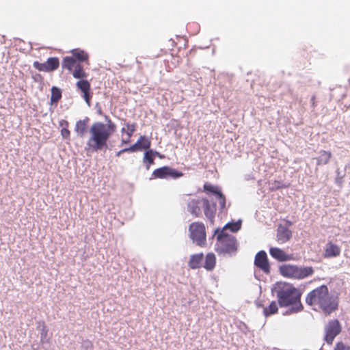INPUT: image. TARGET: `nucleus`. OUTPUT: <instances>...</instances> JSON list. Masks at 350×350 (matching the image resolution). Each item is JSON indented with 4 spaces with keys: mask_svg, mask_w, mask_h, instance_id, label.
Masks as SVG:
<instances>
[{
    "mask_svg": "<svg viewBox=\"0 0 350 350\" xmlns=\"http://www.w3.org/2000/svg\"><path fill=\"white\" fill-rule=\"evenodd\" d=\"M269 253L273 258L280 262L286 261L291 259L288 255L278 247H271L269 249Z\"/></svg>",
    "mask_w": 350,
    "mask_h": 350,
    "instance_id": "nucleus-15",
    "label": "nucleus"
},
{
    "mask_svg": "<svg viewBox=\"0 0 350 350\" xmlns=\"http://www.w3.org/2000/svg\"><path fill=\"white\" fill-rule=\"evenodd\" d=\"M301 293L293 285L284 284L277 292V298L280 307L291 306L293 312L303 310L301 303Z\"/></svg>",
    "mask_w": 350,
    "mask_h": 350,
    "instance_id": "nucleus-3",
    "label": "nucleus"
},
{
    "mask_svg": "<svg viewBox=\"0 0 350 350\" xmlns=\"http://www.w3.org/2000/svg\"><path fill=\"white\" fill-rule=\"evenodd\" d=\"M278 308L276 301H273L271 302L268 307H265L263 310V313L265 317L274 314L278 312Z\"/></svg>",
    "mask_w": 350,
    "mask_h": 350,
    "instance_id": "nucleus-20",
    "label": "nucleus"
},
{
    "mask_svg": "<svg viewBox=\"0 0 350 350\" xmlns=\"http://www.w3.org/2000/svg\"><path fill=\"white\" fill-rule=\"evenodd\" d=\"M189 237L192 241L200 247L206 243L205 226L202 222H193L189 227Z\"/></svg>",
    "mask_w": 350,
    "mask_h": 350,
    "instance_id": "nucleus-7",
    "label": "nucleus"
},
{
    "mask_svg": "<svg viewBox=\"0 0 350 350\" xmlns=\"http://www.w3.org/2000/svg\"><path fill=\"white\" fill-rule=\"evenodd\" d=\"M124 152H127V150H124V149L121 150H120L119 152H117L116 155L117 156H120Z\"/></svg>",
    "mask_w": 350,
    "mask_h": 350,
    "instance_id": "nucleus-35",
    "label": "nucleus"
},
{
    "mask_svg": "<svg viewBox=\"0 0 350 350\" xmlns=\"http://www.w3.org/2000/svg\"><path fill=\"white\" fill-rule=\"evenodd\" d=\"M280 274L286 278H293L295 280H302L314 273L312 267H298L293 265H284L280 267Z\"/></svg>",
    "mask_w": 350,
    "mask_h": 350,
    "instance_id": "nucleus-6",
    "label": "nucleus"
},
{
    "mask_svg": "<svg viewBox=\"0 0 350 350\" xmlns=\"http://www.w3.org/2000/svg\"><path fill=\"white\" fill-rule=\"evenodd\" d=\"M139 144L140 141H137V142L132 145L131 147L124 148V150H127V152H135L138 150H140Z\"/></svg>",
    "mask_w": 350,
    "mask_h": 350,
    "instance_id": "nucleus-28",
    "label": "nucleus"
},
{
    "mask_svg": "<svg viewBox=\"0 0 350 350\" xmlns=\"http://www.w3.org/2000/svg\"><path fill=\"white\" fill-rule=\"evenodd\" d=\"M320 350H323L322 348Z\"/></svg>",
    "mask_w": 350,
    "mask_h": 350,
    "instance_id": "nucleus-40",
    "label": "nucleus"
},
{
    "mask_svg": "<svg viewBox=\"0 0 350 350\" xmlns=\"http://www.w3.org/2000/svg\"><path fill=\"white\" fill-rule=\"evenodd\" d=\"M61 135L64 139L70 140V131L67 128H62L61 130Z\"/></svg>",
    "mask_w": 350,
    "mask_h": 350,
    "instance_id": "nucleus-29",
    "label": "nucleus"
},
{
    "mask_svg": "<svg viewBox=\"0 0 350 350\" xmlns=\"http://www.w3.org/2000/svg\"><path fill=\"white\" fill-rule=\"evenodd\" d=\"M88 119L87 120H80L77 122L75 125V131L77 133V135L80 137H83L87 132V123Z\"/></svg>",
    "mask_w": 350,
    "mask_h": 350,
    "instance_id": "nucleus-18",
    "label": "nucleus"
},
{
    "mask_svg": "<svg viewBox=\"0 0 350 350\" xmlns=\"http://www.w3.org/2000/svg\"><path fill=\"white\" fill-rule=\"evenodd\" d=\"M124 124V127L121 129V142L122 144H127L130 143L131 138L136 131L137 124L135 122L130 123L125 122Z\"/></svg>",
    "mask_w": 350,
    "mask_h": 350,
    "instance_id": "nucleus-11",
    "label": "nucleus"
},
{
    "mask_svg": "<svg viewBox=\"0 0 350 350\" xmlns=\"http://www.w3.org/2000/svg\"><path fill=\"white\" fill-rule=\"evenodd\" d=\"M189 211L195 217H198L201 213V209L198 206V202L193 200L188 204Z\"/></svg>",
    "mask_w": 350,
    "mask_h": 350,
    "instance_id": "nucleus-19",
    "label": "nucleus"
},
{
    "mask_svg": "<svg viewBox=\"0 0 350 350\" xmlns=\"http://www.w3.org/2000/svg\"><path fill=\"white\" fill-rule=\"evenodd\" d=\"M216 265V256L212 253H208L205 257L204 268L207 271H212Z\"/></svg>",
    "mask_w": 350,
    "mask_h": 350,
    "instance_id": "nucleus-17",
    "label": "nucleus"
},
{
    "mask_svg": "<svg viewBox=\"0 0 350 350\" xmlns=\"http://www.w3.org/2000/svg\"><path fill=\"white\" fill-rule=\"evenodd\" d=\"M116 126L108 120L107 124L96 122L92 124L90 129V137L87 142L86 150L98 152L107 146V142L111 135L116 131Z\"/></svg>",
    "mask_w": 350,
    "mask_h": 350,
    "instance_id": "nucleus-1",
    "label": "nucleus"
},
{
    "mask_svg": "<svg viewBox=\"0 0 350 350\" xmlns=\"http://www.w3.org/2000/svg\"><path fill=\"white\" fill-rule=\"evenodd\" d=\"M71 53L72 54L71 57L75 59L79 64H81L80 62H84L87 65H90L89 55L85 51L75 49L72 50Z\"/></svg>",
    "mask_w": 350,
    "mask_h": 350,
    "instance_id": "nucleus-13",
    "label": "nucleus"
},
{
    "mask_svg": "<svg viewBox=\"0 0 350 350\" xmlns=\"http://www.w3.org/2000/svg\"><path fill=\"white\" fill-rule=\"evenodd\" d=\"M341 331V324L337 319L329 322V344L332 343L334 338L338 336Z\"/></svg>",
    "mask_w": 350,
    "mask_h": 350,
    "instance_id": "nucleus-14",
    "label": "nucleus"
},
{
    "mask_svg": "<svg viewBox=\"0 0 350 350\" xmlns=\"http://www.w3.org/2000/svg\"><path fill=\"white\" fill-rule=\"evenodd\" d=\"M334 350H350V347L346 346L342 342H339L336 345Z\"/></svg>",
    "mask_w": 350,
    "mask_h": 350,
    "instance_id": "nucleus-30",
    "label": "nucleus"
},
{
    "mask_svg": "<svg viewBox=\"0 0 350 350\" xmlns=\"http://www.w3.org/2000/svg\"><path fill=\"white\" fill-rule=\"evenodd\" d=\"M340 253V249L339 247L335 245H329V257L330 256H337Z\"/></svg>",
    "mask_w": 350,
    "mask_h": 350,
    "instance_id": "nucleus-26",
    "label": "nucleus"
},
{
    "mask_svg": "<svg viewBox=\"0 0 350 350\" xmlns=\"http://www.w3.org/2000/svg\"><path fill=\"white\" fill-rule=\"evenodd\" d=\"M62 98V92L61 90L53 86L51 88V101L52 103H57Z\"/></svg>",
    "mask_w": 350,
    "mask_h": 350,
    "instance_id": "nucleus-21",
    "label": "nucleus"
},
{
    "mask_svg": "<svg viewBox=\"0 0 350 350\" xmlns=\"http://www.w3.org/2000/svg\"><path fill=\"white\" fill-rule=\"evenodd\" d=\"M63 68L70 71L73 77L79 79L76 83L78 90L83 94V98L88 105H90V100L92 95L91 92L90 83L87 80L88 74L85 71L83 66L79 64L75 59L66 56L64 57L62 63Z\"/></svg>",
    "mask_w": 350,
    "mask_h": 350,
    "instance_id": "nucleus-2",
    "label": "nucleus"
},
{
    "mask_svg": "<svg viewBox=\"0 0 350 350\" xmlns=\"http://www.w3.org/2000/svg\"><path fill=\"white\" fill-rule=\"evenodd\" d=\"M137 141H140L139 148L140 150L149 149L151 145V142L150 139L146 138L145 136H140Z\"/></svg>",
    "mask_w": 350,
    "mask_h": 350,
    "instance_id": "nucleus-23",
    "label": "nucleus"
},
{
    "mask_svg": "<svg viewBox=\"0 0 350 350\" xmlns=\"http://www.w3.org/2000/svg\"><path fill=\"white\" fill-rule=\"evenodd\" d=\"M217 197L219 201L221 208H225L226 206V198L221 191L217 193Z\"/></svg>",
    "mask_w": 350,
    "mask_h": 350,
    "instance_id": "nucleus-27",
    "label": "nucleus"
},
{
    "mask_svg": "<svg viewBox=\"0 0 350 350\" xmlns=\"http://www.w3.org/2000/svg\"><path fill=\"white\" fill-rule=\"evenodd\" d=\"M241 224L240 222L228 223L221 230H224V231L226 232L227 229H230L232 232H236L241 228Z\"/></svg>",
    "mask_w": 350,
    "mask_h": 350,
    "instance_id": "nucleus-22",
    "label": "nucleus"
},
{
    "mask_svg": "<svg viewBox=\"0 0 350 350\" xmlns=\"http://www.w3.org/2000/svg\"><path fill=\"white\" fill-rule=\"evenodd\" d=\"M154 156H158L160 158H162L163 157L158 152H154Z\"/></svg>",
    "mask_w": 350,
    "mask_h": 350,
    "instance_id": "nucleus-36",
    "label": "nucleus"
},
{
    "mask_svg": "<svg viewBox=\"0 0 350 350\" xmlns=\"http://www.w3.org/2000/svg\"><path fill=\"white\" fill-rule=\"evenodd\" d=\"M338 297H337L336 299H334L332 301H329V312L336 310L338 308Z\"/></svg>",
    "mask_w": 350,
    "mask_h": 350,
    "instance_id": "nucleus-31",
    "label": "nucleus"
},
{
    "mask_svg": "<svg viewBox=\"0 0 350 350\" xmlns=\"http://www.w3.org/2000/svg\"><path fill=\"white\" fill-rule=\"evenodd\" d=\"M144 162H148V165L147 168H149L150 165L154 164V152L152 150H147L144 154Z\"/></svg>",
    "mask_w": 350,
    "mask_h": 350,
    "instance_id": "nucleus-24",
    "label": "nucleus"
},
{
    "mask_svg": "<svg viewBox=\"0 0 350 350\" xmlns=\"http://www.w3.org/2000/svg\"><path fill=\"white\" fill-rule=\"evenodd\" d=\"M204 258L202 253L196 254L191 256L188 262L189 267L192 269L200 268Z\"/></svg>",
    "mask_w": 350,
    "mask_h": 350,
    "instance_id": "nucleus-16",
    "label": "nucleus"
},
{
    "mask_svg": "<svg viewBox=\"0 0 350 350\" xmlns=\"http://www.w3.org/2000/svg\"><path fill=\"white\" fill-rule=\"evenodd\" d=\"M275 186L273 187V189H279L281 188H286L288 186L281 183L279 181H275L274 182Z\"/></svg>",
    "mask_w": 350,
    "mask_h": 350,
    "instance_id": "nucleus-32",
    "label": "nucleus"
},
{
    "mask_svg": "<svg viewBox=\"0 0 350 350\" xmlns=\"http://www.w3.org/2000/svg\"><path fill=\"white\" fill-rule=\"evenodd\" d=\"M33 67L42 72H53L57 70L59 66V59L56 57H49L47 59L46 62L44 63H40L38 61H36L33 64Z\"/></svg>",
    "mask_w": 350,
    "mask_h": 350,
    "instance_id": "nucleus-9",
    "label": "nucleus"
},
{
    "mask_svg": "<svg viewBox=\"0 0 350 350\" xmlns=\"http://www.w3.org/2000/svg\"><path fill=\"white\" fill-rule=\"evenodd\" d=\"M59 125L62 128H67L68 129L69 124H68V122L67 120H62L59 121Z\"/></svg>",
    "mask_w": 350,
    "mask_h": 350,
    "instance_id": "nucleus-33",
    "label": "nucleus"
},
{
    "mask_svg": "<svg viewBox=\"0 0 350 350\" xmlns=\"http://www.w3.org/2000/svg\"><path fill=\"white\" fill-rule=\"evenodd\" d=\"M254 265L265 273H270V265L267 254L265 251H260L256 254L254 258Z\"/></svg>",
    "mask_w": 350,
    "mask_h": 350,
    "instance_id": "nucleus-10",
    "label": "nucleus"
},
{
    "mask_svg": "<svg viewBox=\"0 0 350 350\" xmlns=\"http://www.w3.org/2000/svg\"><path fill=\"white\" fill-rule=\"evenodd\" d=\"M306 303L314 306L315 310H322L325 312L328 311V288L322 285L310 291L306 298Z\"/></svg>",
    "mask_w": 350,
    "mask_h": 350,
    "instance_id": "nucleus-5",
    "label": "nucleus"
},
{
    "mask_svg": "<svg viewBox=\"0 0 350 350\" xmlns=\"http://www.w3.org/2000/svg\"><path fill=\"white\" fill-rule=\"evenodd\" d=\"M287 224H288V226H291V225H292V222H291V221H287Z\"/></svg>",
    "mask_w": 350,
    "mask_h": 350,
    "instance_id": "nucleus-37",
    "label": "nucleus"
},
{
    "mask_svg": "<svg viewBox=\"0 0 350 350\" xmlns=\"http://www.w3.org/2000/svg\"><path fill=\"white\" fill-rule=\"evenodd\" d=\"M152 175L154 178L166 179L171 178L176 179L182 177L183 176V173L171 167L163 166L154 170Z\"/></svg>",
    "mask_w": 350,
    "mask_h": 350,
    "instance_id": "nucleus-8",
    "label": "nucleus"
},
{
    "mask_svg": "<svg viewBox=\"0 0 350 350\" xmlns=\"http://www.w3.org/2000/svg\"><path fill=\"white\" fill-rule=\"evenodd\" d=\"M98 113H99V114H102V111H101V109H99V110L98 111Z\"/></svg>",
    "mask_w": 350,
    "mask_h": 350,
    "instance_id": "nucleus-39",
    "label": "nucleus"
},
{
    "mask_svg": "<svg viewBox=\"0 0 350 350\" xmlns=\"http://www.w3.org/2000/svg\"><path fill=\"white\" fill-rule=\"evenodd\" d=\"M324 339L327 342H328V327L325 328V334L324 336Z\"/></svg>",
    "mask_w": 350,
    "mask_h": 350,
    "instance_id": "nucleus-34",
    "label": "nucleus"
},
{
    "mask_svg": "<svg viewBox=\"0 0 350 350\" xmlns=\"http://www.w3.org/2000/svg\"><path fill=\"white\" fill-rule=\"evenodd\" d=\"M203 188L205 191L214 193L216 196L220 191L217 187L213 186L209 183H205L203 186Z\"/></svg>",
    "mask_w": 350,
    "mask_h": 350,
    "instance_id": "nucleus-25",
    "label": "nucleus"
},
{
    "mask_svg": "<svg viewBox=\"0 0 350 350\" xmlns=\"http://www.w3.org/2000/svg\"><path fill=\"white\" fill-rule=\"evenodd\" d=\"M216 236L215 250L219 254H234L238 250V243L236 237L217 228L215 230Z\"/></svg>",
    "mask_w": 350,
    "mask_h": 350,
    "instance_id": "nucleus-4",
    "label": "nucleus"
},
{
    "mask_svg": "<svg viewBox=\"0 0 350 350\" xmlns=\"http://www.w3.org/2000/svg\"><path fill=\"white\" fill-rule=\"evenodd\" d=\"M292 237V232L287 227L280 225L277 229L276 239L280 243H284L288 241Z\"/></svg>",
    "mask_w": 350,
    "mask_h": 350,
    "instance_id": "nucleus-12",
    "label": "nucleus"
},
{
    "mask_svg": "<svg viewBox=\"0 0 350 350\" xmlns=\"http://www.w3.org/2000/svg\"><path fill=\"white\" fill-rule=\"evenodd\" d=\"M327 253H328V249H326L325 251V256H326Z\"/></svg>",
    "mask_w": 350,
    "mask_h": 350,
    "instance_id": "nucleus-38",
    "label": "nucleus"
}]
</instances>
